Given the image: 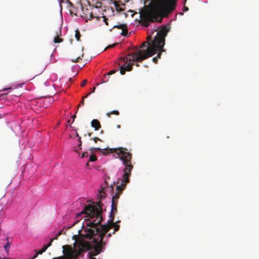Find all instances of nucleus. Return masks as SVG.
<instances>
[{
    "label": "nucleus",
    "mask_w": 259,
    "mask_h": 259,
    "mask_svg": "<svg viewBox=\"0 0 259 259\" xmlns=\"http://www.w3.org/2000/svg\"><path fill=\"white\" fill-rule=\"evenodd\" d=\"M136 65L137 66H139V65L138 64H137V63H136Z\"/></svg>",
    "instance_id": "nucleus-49"
},
{
    "label": "nucleus",
    "mask_w": 259,
    "mask_h": 259,
    "mask_svg": "<svg viewBox=\"0 0 259 259\" xmlns=\"http://www.w3.org/2000/svg\"><path fill=\"white\" fill-rule=\"evenodd\" d=\"M91 93H88L87 95H86V96H83L82 97V100L81 101V102H80L79 104L77 106V111H78V108L79 107L81 106H83L84 105V99L87 98V97L91 94Z\"/></svg>",
    "instance_id": "nucleus-17"
},
{
    "label": "nucleus",
    "mask_w": 259,
    "mask_h": 259,
    "mask_svg": "<svg viewBox=\"0 0 259 259\" xmlns=\"http://www.w3.org/2000/svg\"><path fill=\"white\" fill-rule=\"evenodd\" d=\"M38 254H40L39 253V252L38 251H36V252L35 253V254H34V255L33 256V257L34 258H36L38 256Z\"/></svg>",
    "instance_id": "nucleus-36"
},
{
    "label": "nucleus",
    "mask_w": 259,
    "mask_h": 259,
    "mask_svg": "<svg viewBox=\"0 0 259 259\" xmlns=\"http://www.w3.org/2000/svg\"><path fill=\"white\" fill-rule=\"evenodd\" d=\"M91 126L95 130H99L101 128V124L99 121L97 119H93L91 122Z\"/></svg>",
    "instance_id": "nucleus-13"
},
{
    "label": "nucleus",
    "mask_w": 259,
    "mask_h": 259,
    "mask_svg": "<svg viewBox=\"0 0 259 259\" xmlns=\"http://www.w3.org/2000/svg\"><path fill=\"white\" fill-rule=\"evenodd\" d=\"M70 137L71 138H74L75 137H77L78 138L77 140H78L79 143L78 144V145L77 146H74L73 149V151L79 154V150L82 149V148H81L82 142L81 141V137L80 136H79V135L76 132V131H75V132L74 133V134H73L72 135H70Z\"/></svg>",
    "instance_id": "nucleus-9"
},
{
    "label": "nucleus",
    "mask_w": 259,
    "mask_h": 259,
    "mask_svg": "<svg viewBox=\"0 0 259 259\" xmlns=\"http://www.w3.org/2000/svg\"><path fill=\"white\" fill-rule=\"evenodd\" d=\"M106 114L108 117H110L111 114H115L116 115H118L119 114V112L117 110H113L112 111L108 112Z\"/></svg>",
    "instance_id": "nucleus-18"
},
{
    "label": "nucleus",
    "mask_w": 259,
    "mask_h": 259,
    "mask_svg": "<svg viewBox=\"0 0 259 259\" xmlns=\"http://www.w3.org/2000/svg\"><path fill=\"white\" fill-rule=\"evenodd\" d=\"M116 71H117V70H112L110 71L108 73V74H104L103 79H105V80L103 81H102V83H105L106 82L108 81L109 76L110 75H111V74H114V73H115V72H116Z\"/></svg>",
    "instance_id": "nucleus-15"
},
{
    "label": "nucleus",
    "mask_w": 259,
    "mask_h": 259,
    "mask_svg": "<svg viewBox=\"0 0 259 259\" xmlns=\"http://www.w3.org/2000/svg\"><path fill=\"white\" fill-rule=\"evenodd\" d=\"M117 127L118 128H120V126L119 125H117Z\"/></svg>",
    "instance_id": "nucleus-45"
},
{
    "label": "nucleus",
    "mask_w": 259,
    "mask_h": 259,
    "mask_svg": "<svg viewBox=\"0 0 259 259\" xmlns=\"http://www.w3.org/2000/svg\"><path fill=\"white\" fill-rule=\"evenodd\" d=\"M88 257H89V258L90 259H96V258L94 257L95 256H93V258L92 257V258H91L89 257V253H88Z\"/></svg>",
    "instance_id": "nucleus-42"
},
{
    "label": "nucleus",
    "mask_w": 259,
    "mask_h": 259,
    "mask_svg": "<svg viewBox=\"0 0 259 259\" xmlns=\"http://www.w3.org/2000/svg\"><path fill=\"white\" fill-rule=\"evenodd\" d=\"M53 240H54L53 239H52V238L51 239L50 242L47 245H45L44 246L45 247H46V248L47 249L48 247H49L50 246H51L52 245V243Z\"/></svg>",
    "instance_id": "nucleus-26"
},
{
    "label": "nucleus",
    "mask_w": 259,
    "mask_h": 259,
    "mask_svg": "<svg viewBox=\"0 0 259 259\" xmlns=\"http://www.w3.org/2000/svg\"><path fill=\"white\" fill-rule=\"evenodd\" d=\"M62 39L61 38H60L58 37H55L54 39V42L55 43H59V42H61V41H62Z\"/></svg>",
    "instance_id": "nucleus-24"
},
{
    "label": "nucleus",
    "mask_w": 259,
    "mask_h": 259,
    "mask_svg": "<svg viewBox=\"0 0 259 259\" xmlns=\"http://www.w3.org/2000/svg\"><path fill=\"white\" fill-rule=\"evenodd\" d=\"M187 0H185V2H184V5H185L186 2H187Z\"/></svg>",
    "instance_id": "nucleus-48"
},
{
    "label": "nucleus",
    "mask_w": 259,
    "mask_h": 259,
    "mask_svg": "<svg viewBox=\"0 0 259 259\" xmlns=\"http://www.w3.org/2000/svg\"><path fill=\"white\" fill-rule=\"evenodd\" d=\"M111 236V233H109L107 235L106 237H110Z\"/></svg>",
    "instance_id": "nucleus-41"
},
{
    "label": "nucleus",
    "mask_w": 259,
    "mask_h": 259,
    "mask_svg": "<svg viewBox=\"0 0 259 259\" xmlns=\"http://www.w3.org/2000/svg\"><path fill=\"white\" fill-rule=\"evenodd\" d=\"M47 249L46 248V247H45V246H44L42 247V248L41 249H40V250H39L38 252H39V253L40 254H42L43 252H45L46 250H47Z\"/></svg>",
    "instance_id": "nucleus-27"
},
{
    "label": "nucleus",
    "mask_w": 259,
    "mask_h": 259,
    "mask_svg": "<svg viewBox=\"0 0 259 259\" xmlns=\"http://www.w3.org/2000/svg\"><path fill=\"white\" fill-rule=\"evenodd\" d=\"M103 204L99 201L96 205L90 204L84 207V210L81 212L85 213L89 219V222L87 225L90 228L86 230L87 233L84 234L86 239L91 240L95 243V246L93 251H89V257L93 258V256H96L100 254L104 249L107 243V240H104V237L106 233L112 228H114V231L112 234L119 229L120 226L116 223H114V219L108 221L106 225H101L102 221L101 213L102 212Z\"/></svg>",
    "instance_id": "nucleus-1"
},
{
    "label": "nucleus",
    "mask_w": 259,
    "mask_h": 259,
    "mask_svg": "<svg viewBox=\"0 0 259 259\" xmlns=\"http://www.w3.org/2000/svg\"><path fill=\"white\" fill-rule=\"evenodd\" d=\"M105 196H104V195H101L100 196V199H102L103 198H105Z\"/></svg>",
    "instance_id": "nucleus-39"
},
{
    "label": "nucleus",
    "mask_w": 259,
    "mask_h": 259,
    "mask_svg": "<svg viewBox=\"0 0 259 259\" xmlns=\"http://www.w3.org/2000/svg\"><path fill=\"white\" fill-rule=\"evenodd\" d=\"M96 90V87H93L91 93H94Z\"/></svg>",
    "instance_id": "nucleus-40"
},
{
    "label": "nucleus",
    "mask_w": 259,
    "mask_h": 259,
    "mask_svg": "<svg viewBox=\"0 0 259 259\" xmlns=\"http://www.w3.org/2000/svg\"><path fill=\"white\" fill-rule=\"evenodd\" d=\"M98 4L100 6L101 5V3H99ZM99 6L98 5V3L97 4V6H96V8H98L99 7Z\"/></svg>",
    "instance_id": "nucleus-44"
},
{
    "label": "nucleus",
    "mask_w": 259,
    "mask_h": 259,
    "mask_svg": "<svg viewBox=\"0 0 259 259\" xmlns=\"http://www.w3.org/2000/svg\"><path fill=\"white\" fill-rule=\"evenodd\" d=\"M188 10H189V8L187 7H186L184 6V7L183 8V11L184 12H186V11H188Z\"/></svg>",
    "instance_id": "nucleus-34"
},
{
    "label": "nucleus",
    "mask_w": 259,
    "mask_h": 259,
    "mask_svg": "<svg viewBox=\"0 0 259 259\" xmlns=\"http://www.w3.org/2000/svg\"><path fill=\"white\" fill-rule=\"evenodd\" d=\"M127 56L128 55H126L124 58L122 59L123 61H124L125 59H126V62H125V63L123 64L120 68V72L122 75L124 74L126 71H131L133 69V66L135 62L132 60H127Z\"/></svg>",
    "instance_id": "nucleus-7"
},
{
    "label": "nucleus",
    "mask_w": 259,
    "mask_h": 259,
    "mask_svg": "<svg viewBox=\"0 0 259 259\" xmlns=\"http://www.w3.org/2000/svg\"><path fill=\"white\" fill-rule=\"evenodd\" d=\"M89 162H90V161H89L87 162V163L86 164V165H87V166H88V165H89Z\"/></svg>",
    "instance_id": "nucleus-46"
},
{
    "label": "nucleus",
    "mask_w": 259,
    "mask_h": 259,
    "mask_svg": "<svg viewBox=\"0 0 259 259\" xmlns=\"http://www.w3.org/2000/svg\"><path fill=\"white\" fill-rule=\"evenodd\" d=\"M159 52L158 55H157V56L156 57H154L153 58L152 60H153V61L155 63H157V62H158V58H160V56H161V53L162 52H160V51H158Z\"/></svg>",
    "instance_id": "nucleus-20"
},
{
    "label": "nucleus",
    "mask_w": 259,
    "mask_h": 259,
    "mask_svg": "<svg viewBox=\"0 0 259 259\" xmlns=\"http://www.w3.org/2000/svg\"><path fill=\"white\" fill-rule=\"evenodd\" d=\"M119 148L123 149V148H122V147L117 148V149H119ZM111 149L112 148H111ZM124 149H125V148H124ZM110 149H109V148H105V150H106L107 151V153H106L105 152L103 151V149H101L100 148H90V150L92 152H93V151H99V152L102 153L104 155H106L107 153H115L117 154L118 157L120 159V156L118 154L117 152H111V151H110ZM126 150H127V149H126ZM126 151L127 152V150H126Z\"/></svg>",
    "instance_id": "nucleus-10"
},
{
    "label": "nucleus",
    "mask_w": 259,
    "mask_h": 259,
    "mask_svg": "<svg viewBox=\"0 0 259 259\" xmlns=\"http://www.w3.org/2000/svg\"><path fill=\"white\" fill-rule=\"evenodd\" d=\"M117 28L118 29H120L122 30V32H121V34L123 36H126L127 34L128 31L127 25L126 24H121L119 25H114L113 27V28Z\"/></svg>",
    "instance_id": "nucleus-11"
},
{
    "label": "nucleus",
    "mask_w": 259,
    "mask_h": 259,
    "mask_svg": "<svg viewBox=\"0 0 259 259\" xmlns=\"http://www.w3.org/2000/svg\"><path fill=\"white\" fill-rule=\"evenodd\" d=\"M177 6V0H152L150 7L140 12V23L148 27L150 22L161 23L162 14L167 15L174 10Z\"/></svg>",
    "instance_id": "nucleus-2"
},
{
    "label": "nucleus",
    "mask_w": 259,
    "mask_h": 259,
    "mask_svg": "<svg viewBox=\"0 0 259 259\" xmlns=\"http://www.w3.org/2000/svg\"><path fill=\"white\" fill-rule=\"evenodd\" d=\"M118 203L116 202H115V201H113V202H112L111 204V210L110 214V218H112V220L114 219V213H116L117 211V206Z\"/></svg>",
    "instance_id": "nucleus-12"
},
{
    "label": "nucleus",
    "mask_w": 259,
    "mask_h": 259,
    "mask_svg": "<svg viewBox=\"0 0 259 259\" xmlns=\"http://www.w3.org/2000/svg\"><path fill=\"white\" fill-rule=\"evenodd\" d=\"M119 179H118V180H117V181L116 182L115 181H114V182H113V184H112L111 185V186H110V188H111V190L112 191H113L114 186L115 185V184H116V183L118 184V183H119Z\"/></svg>",
    "instance_id": "nucleus-25"
},
{
    "label": "nucleus",
    "mask_w": 259,
    "mask_h": 259,
    "mask_svg": "<svg viewBox=\"0 0 259 259\" xmlns=\"http://www.w3.org/2000/svg\"><path fill=\"white\" fill-rule=\"evenodd\" d=\"M82 247L90 249L91 246L88 243H81L79 247V250L77 251L76 249H73L70 245H63L62 248L64 255L53 257V259H77L82 253V250L80 249H82Z\"/></svg>",
    "instance_id": "nucleus-5"
},
{
    "label": "nucleus",
    "mask_w": 259,
    "mask_h": 259,
    "mask_svg": "<svg viewBox=\"0 0 259 259\" xmlns=\"http://www.w3.org/2000/svg\"><path fill=\"white\" fill-rule=\"evenodd\" d=\"M61 234V231H60L59 232H58V233L57 234H56L54 237V238L53 239H57L58 237L59 236H60V235Z\"/></svg>",
    "instance_id": "nucleus-33"
},
{
    "label": "nucleus",
    "mask_w": 259,
    "mask_h": 259,
    "mask_svg": "<svg viewBox=\"0 0 259 259\" xmlns=\"http://www.w3.org/2000/svg\"><path fill=\"white\" fill-rule=\"evenodd\" d=\"M77 239H78V237L76 235H74L73 236H72V239L73 240H74L75 241V242L73 243V247L74 248H72L73 249H76V250H79V247L80 246V245L82 243H88L90 245V246H91V248L90 249H86L84 247H82V248H80V249H81L82 250V252L84 251V250H91L90 251H93V248H94V247L95 246V243H94V245L92 244L91 243H90L89 242H88V241H82V240H80L78 242H77Z\"/></svg>",
    "instance_id": "nucleus-6"
},
{
    "label": "nucleus",
    "mask_w": 259,
    "mask_h": 259,
    "mask_svg": "<svg viewBox=\"0 0 259 259\" xmlns=\"http://www.w3.org/2000/svg\"><path fill=\"white\" fill-rule=\"evenodd\" d=\"M45 65H43L42 66H41L40 67V68L39 69V70L36 71V73H37V75H39V74H40L41 73H42L43 72V71L45 70Z\"/></svg>",
    "instance_id": "nucleus-22"
},
{
    "label": "nucleus",
    "mask_w": 259,
    "mask_h": 259,
    "mask_svg": "<svg viewBox=\"0 0 259 259\" xmlns=\"http://www.w3.org/2000/svg\"><path fill=\"white\" fill-rule=\"evenodd\" d=\"M7 95V94H2L1 95L3 96V95Z\"/></svg>",
    "instance_id": "nucleus-47"
},
{
    "label": "nucleus",
    "mask_w": 259,
    "mask_h": 259,
    "mask_svg": "<svg viewBox=\"0 0 259 259\" xmlns=\"http://www.w3.org/2000/svg\"><path fill=\"white\" fill-rule=\"evenodd\" d=\"M87 83V80L84 79L82 81V83H81V85H80L81 87H83L84 86H85L86 85Z\"/></svg>",
    "instance_id": "nucleus-31"
},
{
    "label": "nucleus",
    "mask_w": 259,
    "mask_h": 259,
    "mask_svg": "<svg viewBox=\"0 0 259 259\" xmlns=\"http://www.w3.org/2000/svg\"><path fill=\"white\" fill-rule=\"evenodd\" d=\"M83 48L81 50H78V51H75L72 53L73 58L71 59V61L74 63L79 62V59H81L83 57Z\"/></svg>",
    "instance_id": "nucleus-8"
},
{
    "label": "nucleus",
    "mask_w": 259,
    "mask_h": 259,
    "mask_svg": "<svg viewBox=\"0 0 259 259\" xmlns=\"http://www.w3.org/2000/svg\"><path fill=\"white\" fill-rule=\"evenodd\" d=\"M89 15H90V18L88 19V20H91L92 19L96 18L97 20H98V21L100 20V17L99 16L95 17L92 12L89 13Z\"/></svg>",
    "instance_id": "nucleus-21"
},
{
    "label": "nucleus",
    "mask_w": 259,
    "mask_h": 259,
    "mask_svg": "<svg viewBox=\"0 0 259 259\" xmlns=\"http://www.w3.org/2000/svg\"><path fill=\"white\" fill-rule=\"evenodd\" d=\"M28 259H34L33 257H32L31 258H28Z\"/></svg>",
    "instance_id": "nucleus-53"
},
{
    "label": "nucleus",
    "mask_w": 259,
    "mask_h": 259,
    "mask_svg": "<svg viewBox=\"0 0 259 259\" xmlns=\"http://www.w3.org/2000/svg\"><path fill=\"white\" fill-rule=\"evenodd\" d=\"M7 242L4 246L5 250L6 252H8L9 251V249L11 245V243L9 241V237L7 238Z\"/></svg>",
    "instance_id": "nucleus-16"
},
{
    "label": "nucleus",
    "mask_w": 259,
    "mask_h": 259,
    "mask_svg": "<svg viewBox=\"0 0 259 259\" xmlns=\"http://www.w3.org/2000/svg\"><path fill=\"white\" fill-rule=\"evenodd\" d=\"M97 160L96 156L94 154H92L90 156L89 161L94 162Z\"/></svg>",
    "instance_id": "nucleus-23"
},
{
    "label": "nucleus",
    "mask_w": 259,
    "mask_h": 259,
    "mask_svg": "<svg viewBox=\"0 0 259 259\" xmlns=\"http://www.w3.org/2000/svg\"><path fill=\"white\" fill-rule=\"evenodd\" d=\"M88 156V153L87 152H83L81 154V158H84Z\"/></svg>",
    "instance_id": "nucleus-30"
},
{
    "label": "nucleus",
    "mask_w": 259,
    "mask_h": 259,
    "mask_svg": "<svg viewBox=\"0 0 259 259\" xmlns=\"http://www.w3.org/2000/svg\"><path fill=\"white\" fill-rule=\"evenodd\" d=\"M107 179H110V178L108 177V178H106L105 180V183L107 184H108V181H107Z\"/></svg>",
    "instance_id": "nucleus-37"
},
{
    "label": "nucleus",
    "mask_w": 259,
    "mask_h": 259,
    "mask_svg": "<svg viewBox=\"0 0 259 259\" xmlns=\"http://www.w3.org/2000/svg\"><path fill=\"white\" fill-rule=\"evenodd\" d=\"M28 259H34L33 257H32L31 258H28Z\"/></svg>",
    "instance_id": "nucleus-52"
},
{
    "label": "nucleus",
    "mask_w": 259,
    "mask_h": 259,
    "mask_svg": "<svg viewBox=\"0 0 259 259\" xmlns=\"http://www.w3.org/2000/svg\"><path fill=\"white\" fill-rule=\"evenodd\" d=\"M168 29L163 26L157 33L156 36L151 42L144 41L141 48L147 47L146 50H139L137 52L128 54L127 60L134 62H142L143 60L152 56L156 53L157 51L164 52L163 47L165 44V37L167 35Z\"/></svg>",
    "instance_id": "nucleus-3"
},
{
    "label": "nucleus",
    "mask_w": 259,
    "mask_h": 259,
    "mask_svg": "<svg viewBox=\"0 0 259 259\" xmlns=\"http://www.w3.org/2000/svg\"><path fill=\"white\" fill-rule=\"evenodd\" d=\"M76 118V115L75 114H74L73 115H72L71 116V118L72 119V122H71L70 121V120H69L68 121H67V123L68 124L66 125V127L67 128H68L69 126L72 128V130H74V128H75V126L74 125H73V121L74 120V119Z\"/></svg>",
    "instance_id": "nucleus-14"
},
{
    "label": "nucleus",
    "mask_w": 259,
    "mask_h": 259,
    "mask_svg": "<svg viewBox=\"0 0 259 259\" xmlns=\"http://www.w3.org/2000/svg\"><path fill=\"white\" fill-rule=\"evenodd\" d=\"M111 152H116L120 156V160H122L124 168L123 169V174L122 179H120L121 184L117 185L116 188V192L112 196V202L115 201L118 203V199L122 191L126 187V185L130 182L129 178L131 176V172L133 169V166L131 163L132 158V153L127 152L126 149L123 148L111 149L110 150Z\"/></svg>",
    "instance_id": "nucleus-4"
},
{
    "label": "nucleus",
    "mask_w": 259,
    "mask_h": 259,
    "mask_svg": "<svg viewBox=\"0 0 259 259\" xmlns=\"http://www.w3.org/2000/svg\"><path fill=\"white\" fill-rule=\"evenodd\" d=\"M117 45L116 43H115L113 45H108L105 49L104 50H106V49H109V48H113L114 47V46H115L116 45Z\"/></svg>",
    "instance_id": "nucleus-29"
},
{
    "label": "nucleus",
    "mask_w": 259,
    "mask_h": 259,
    "mask_svg": "<svg viewBox=\"0 0 259 259\" xmlns=\"http://www.w3.org/2000/svg\"><path fill=\"white\" fill-rule=\"evenodd\" d=\"M100 84L99 83H97V85H99Z\"/></svg>",
    "instance_id": "nucleus-51"
},
{
    "label": "nucleus",
    "mask_w": 259,
    "mask_h": 259,
    "mask_svg": "<svg viewBox=\"0 0 259 259\" xmlns=\"http://www.w3.org/2000/svg\"><path fill=\"white\" fill-rule=\"evenodd\" d=\"M88 134L89 136H91V134L90 133H89Z\"/></svg>",
    "instance_id": "nucleus-50"
},
{
    "label": "nucleus",
    "mask_w": 259,
    "mask_h": 259,
    "mask_svg": "<svg viewBox=\"0 0 259 259\" xmlns=\"http://www.w3.org/2000/svg\"><path fill=\"white\" fill-rule=\"evenodd\" d=\"M102 17L103 18V21L105 22V24L106 25H108V23L107 21L108 18H107L105 16H103Z\"/></svg>",
    "instance_id": "nucleus-28"
},
{
    "label": "nucleus",
    "mask_w": 259,
    "mask_h": 259,
    "mask_svg": "<svg viewBox=\"0 0 259 259\" xmlns=\"http://www.w3.org/2000/svg\"><path fill=\"white\" fill-rule=\"evenodd\" d=\"M99 192L100 193H103L104 194V189H102V190H99Z\"/></svg>",
    "instance_id": "nucleus-38"
},
{
    "label": "nucleus",
    "mask_w": 259,
    "mask_h": 259,
    "mask_svg": "<svg viewBox=\"0 0 259 259\" xmlns=\"http://www.w3.org/2000/svg\"><path fill=\"white\" fill-rule=\"evenodd\" d=\"M91 139L93 140L95 143H97L98 141H101V140L97 137H94Z\"/></svg>",
    "instance_id": "nucleus-32"
},
{
    "label": "nucleus",
    "mask_w": 259,
    "mask_h": 259,
    "mask_svg": "<svg viewBox=\"0 0 259 259\" xmlns=\"http://www.w3.org/2000/svg\"><path fill=\"white\" fill-rule=\"evenodd\" d=\"M38 254H40L39 253V252L38 251H36V252L35 253V254H34V255L33 256V257L34 258H36L38 256Z\"/></svg>",
    "instance_id": "nucleus-35"
},
{
    "label": "nucleus",
    "mask_w": 259,
    "mask_h": 259,
    "mask_svg": "<svg viewBox=\"0 0 259 259\" xmlns=\"http://www.w3.org/2000/svg\"><path fill=\"white\" fill-rule=\"evenodd\" d=\"M12 88H7V89H4L3 90V91H6V90H11Z\"/></svg>",
    "instance_id": "nucleus-43"
},
{
    "label": "nucleus",
    "mask_w": 259,
    "mask_h": 259,
    "mask_svg": "<svg viewBox=\"0 0 259 259\" xmlns=\"http://www.w3.org/2000/svg\"><path fill=\"white\" fill-rule=\"evenodd\" d=\"M81 35L80 34V32L78 29H76L75 30V37L77 41L80 40Z\"/></svg>",
    "instance_id": "nucleus-19"
}]
</instances>
